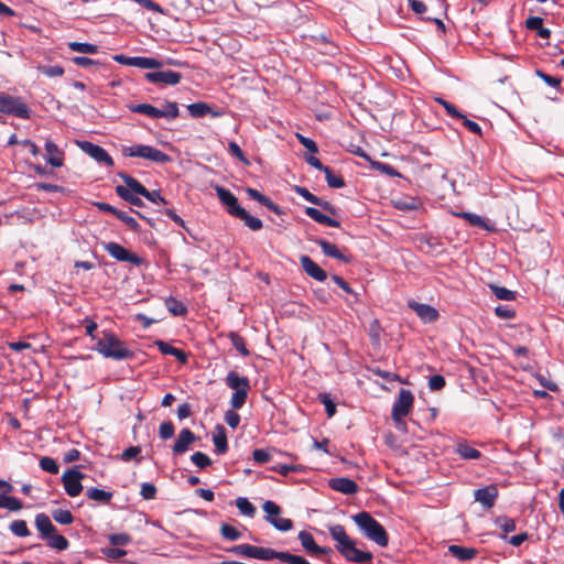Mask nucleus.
Returning a JSON list of instances; mask_svg holds the SVG:
<instances>
[{"label":"nucleus","mask_w":564,"mask_h":564,"mask_svg":"<svg viewBox=\"0 0 564 564\" xmlns=\"http://www.w3.org/2000/svg\"><path fill=\"white\" fill-rule=\"evenodd\" d=\"M227 337L230 339L232 346L245 357L250 356V350L246 346L245 338L236 332H229Z\"/></svg>","instance_id":"nucleus-39"},{"label":"nucleus","mask_w":564,"mask_h":564,"mask_svg":"<svg viewBox=\"0 0 564 564\" xmlns=\"http://www.w3.org/2000/svg\"><path fill=\"white\" fill-rule=\"evenodd\" d=\"M119 176L124 182L126 186L131 193H135L138 195H141L147 193V188L144 185H142L137 178L132 177L131 175L127 173H119Z\"/></svg>","instance_id":"nucleus-32"},{"label":"nucleus","mask_w":564,"mask_h":564,"mask_svg":"<svg viewBox=\"0 0 564 564\" xmlns=\"http://www.w3.org/2000/svg\"><path fill=\"white\" fill-rule=\"evenodd\" d=\"M116 194L120 198H122L123 200L130 203L133 206H137V207L144 206V203L142 202L141 198H139L138 196L133 195L127 187H124L122 185H118L116 187Z\"/></svg>","instance_id":"nucleus-38"},{"label":"nucleus","mask_w":564,"mask_h":564,"mask_svg":"<svg viewBox=\"0 0 564 564\" xmlns=\"http://www.w3.org/2000/svg\"><path fill=\"white\" fill-rule=\"evenodd\" d=\"M39 70L46 75L47 77H59V76H63L64 74V68L59 65H54V66H48V65H44V66H40L39 67Z\"/></svg>","instance_id":"nucleus-63"},{"label":"nucleus","mask_w":564,"mask_h":564,"mask_svg":"<svg viewBox=\"0 0 564 564\" xmlns=\"http://www.w3.org/2000/svg\"><path fill=\"white\" fill-rule=\"evenodd\" d=\"M355 523L362 531L364 535L373 541L379 546H387L389 543V535L383 525L376 520L369 512L361 511L352 517Z\"/></svg>","instance_id":"nucleus-3"},{"label":"nucleus","mask_w":564,"mask_h":564,"mask_svg":"<svg viewBox=\"0 0 564 564\" xmlns=\"http://www.w3.org/2000/svg\"><path fill=\"white\" fill-rule=\"evenodd\" d=\"M161 112H162V118L164 117V118L172 119V120L177 118L180 115L177 104L174 101H166L164 109L161 110Z\"/></svg>","instance_id":"nucleus-59"},{"label":"nucleus","mask_w":564,"mask_h":564,"mask_svg":"<svg viewBox=\"0 0 564 564\" xmlns=\"http://www.w3.org/2000/svg\"><path fill=\"white\" fill-rule=\"evenodd\" d=\"M236 507L246 517H254L257 509L256 507L245 497H239L235 501Z\"/></svg>","instance_id":"nucleus-44"},{"label":"nucleus","mask_w":564,"mask_h":564,"mask_svg":"<svg viewBox=\"0 0 564 564\" xmlns=\"http://www.w3.org/2000/svg\"><path fill=\"white\" fill-rule=\"evenodd\" d=\"M413 404V393L408 389H401L391 411V417L398 427L405 426L403 419L411 413Z\"/></svg>","instance_id":"nucleus-4"},{"label":"nucleus","mask_w":564,"mask_h":564,"mask_svg":"<svg viewBox=\"0 0 564 564\" xmlns=\"http://www.w3.org/2000/svg\"><path fill=\"white\" fill-rule=\"evenodd\" d=\"M187 110L189 115L194 118H202L206 115H212L213 117H219L220 112L214 111L206 102H194L187 106Z\"/></svg>","instance_id":"nucleus-28"},{"label":"nucleus","mask_w":564,"mask_h":564,"mask_svg":"<svg viewBox=\"0 0 564 564\" xmlns=\"http://www.w3.org/2000/svg\"><path fill=\"white\" fill-rule=\"evenodd\" d=\"M392 203L397 209L402 210V212H410V210L417 209V207L420 205L417 199L413 198V197L394 199V200H392Z\"/></svg>","instance_id":"nucleus-45"},{"label":"nucleus","mask_w":564,"mask_h":564,"mask_svg":"<svg viewBox=\"0 0 564 564\" xmlns=\"http://www.w3.org/2000/svg\"><path fill=\"white\" fill-rule=\"evenodd\" d=\"M304 213L306 216H308L314 221H316L321 225H325V226L334 227V228L340 227V223L338 220L328 217L327 215L323 214L321 210H318L315 207H305Z\"/></svg>","instance_id":"nucleus-23"},{"label":"nucleus","mask_w":564,"mask_h":564,"mask_svg":"<svg viewBox=\"0 0 564 564\" xmlns=\"http://www.w3.org/2000/svg\"><path fill=\"white\" fill-rule=\"evenodd\" d=\"M40 467L50 474L56 475L59 470V466L55 459L44 456L40 459Z\"/></svg>","instance_id":"nucleus-56"},{"label":"nucleus","mask_w":564,"mask_h":564,"mask_svg":"<svg viewBox=\"0 0 564 564\" xmlns=\"http://www.w3.org/2000/svg\"><path fill=\"white\" fill-rule=\"evenodd\" d=\"M315 242L322 248L325 256L340 260L345 263H350L352 261V256L343 253L336 245L325 239H316Z\"/></svg>","instance_id":"nucleus-20"},{"label":"nucleus","mask_w":564,"mask_h":564,"mask_svg":"<svg viewBox=\"0 0 564 564\" xmlns=\"http://www.w3.org/2000/svg\"><path fill=\"white\" fill-rule=\"evenodd\" d=\"M299 540L303 546V549L310 554L314 555L318 550V545L316 544L313 535L307 531H300Z\"/></svg>","instance_id":"nucleus-36"},{"label":"nucleus","mask_w":564,"mask_h":564,"mask_svg":"<svg viewBox=\"0 0 564 564\" xmlns=\"http://www.w3.org/2000/svg\"><path fill=\"white\" fill-rule=\"evenodd\" d=\"M456 216L467 220L473 226H477V227H480V228H486L485 220L480 216H478L476 214H471V213H467V212H462V213L456 214Z\"/></svg>","instance_id":"nucleus-57"},{"label":"nucleus","mask_w":564,"mask_h":564,"mask_svg":"<svg viewBox=\"0 0 564 564\" xmlns=\"http://www.w3.org/2000/svg\"><path fill=\"white\" fill-rule=\"evenodd\" d=\"M196 440V435L189 429H183L172 447L173 454L182 455L186 453Z\"/></svg>","instance_id":"nucleus-18"},{"label":"nucleus","mask_w":564,"mask_h":564,"mask_svg":"<svg viewBox=\"0 0 564 564\" xmlns=\"http://www.w3.org/2000/svg\"><path fill=\"white\" fill-rule=\"evenodd\" d=\"M78 144L85 153L95 159L98 163H101L108 167L113 166V159L102 147L89 141H83L79 142Z\"/></svg>","instance_id":"nucleus-12"},{"label":"nucleus","mask_w":564,"mask_h":564,"mask_svg":"<svg viewBox=\"0 0 564 564\" xmlns=\"http://www.w3.org/2000/svg\"><path fill=\"white\" fill-rule=\"evenodd\" d=\"M0 508L8 509L10 511H19L23 508V503L15 497L0 494Z\"/></svg>","instance_id":"nucleus-42"},{"label":"nucleus","mask_w":564,"mask_h":564,"mask_svg":"<svg viewBox=\"0 0 564 564\" xmlns=\"http://www.w3.org/2000/svg\"><path fill=\"white\" fill-rule=\"evenodd\" d=\"M525 26L531 31H535L542 39H549L551 36V31L543 26V19L540 17H529L525 20Z\"/></svg>","instance_id":"nucleus-31"},{"label":"nucleus","mask_w":564,"mask_h":564,"mask_svg":"<svg viewBox=\"0 0 564 564\" xmlns=\"http://www.w3.org/2000/svg\"><path fill=\"white\" fill-rule=\"evenodd\" d=\"M130 110L132 112L142 113L151 118H162L161 109H158L150 104H138L130 107Z\"/></svg>","instance_id":"nucleus-37"},{"label":"nucleus","mask_w":564,"mask_h":564,"mask_svg":"<svg viewBox=\"0 0 564 564\" xmlns=\"http://www.w3.org/2000/svg\"><path fill=\"white\" fill-rule=\"evenodd\" d=\"M174 432H175V429L171 421H165V422L161 423V425L159 427V435L164 441L173 437Z\"/></svg>","instance_id":"nucleus-64"},{"label":"nucleus","mask_w":564,"mask_h":564,"mask_svg":"<svg viewBox=\"0 0 564 564\" xmlns=\"http://www.w3.org/2000/svg\"><path fill=\"white\" fill-rule=\"evenodd\" d=\"M122 154L131 158H142L155 163H167L171 161V156L163 151L144 144H137L132 147H123Z\"/></svg>","instance_id":"nucleus-5"},{"label":"nucleus","mask_w":564,"mask_h":564,"mask_svg":"<svg viewBox=\"0 0 564 564\" xmlns=\"http://www.w3.org/2000/svg\"><path fill=\"white\" fill-rule=\"evenodd\" d=\"M490 289L492 293L496 295V297L499 300L513 301L516 299V292L505 286L490 285Z\"/></svg>","instance_id":"nucleus-52"},{"label":"nucleus","mask_w":564,"mask_h":564,"mask_svg":"<svg viewBox=\"0 0 564 564\" xmlns=\"http://www.w3.org/2000/svg\"><path fill=\"white\" fill-rule=\"evenodd\" d=\"M329 534L336 541L335 547L348 562L365 564L373 558L372 553L357 549L356 542L346 533L344 525L328 527Z\"/></svg>","instance_id":"nucleus-1"},{"label":"nucleus","mask_w":564,"mask_h":564,"mask_svg":"<svg viewBox=\"0 0 564 564\" xmlns=\"http://www.w3.org/2000/svg\"><path fill=\"white\" fill-rule=\"evenodd\" d=\"M235 218L242 220L253 231H258L263 227L261 219L251 216L245 208Z\"/></svg>","instance_id":"nucleus-35"},{"label":"nucleus","mask_w":564,"mask_h":564,"mask_svg":"<svg viewBox=\"0 0 564 564\" xmlns=\"http://www.w3.org/2000/svg\"><path fill=\"white\" fill-rule=\"evenodd\" d=\"M85 477V474L79 470L73 468L66 470L62 476V482L64 485V489L69 497H76L83 491L82 479Z\"/></svg>","instance_id":"nucleus-11"},{"label":"nucleus","mask_w":564,"mask_h":564,"mask_svg":"<svg viewBox=\"0 0 564 564\" xmlns=\"http://www.w3.org/2000/svg\"><path fill=\"white\" fill-rule=\"evenodd\" d=\"M165 306L174 316H183L187 313L186 306L181 301L172 296L165 300Z\"/></svg>","instance_id":"nucleus-40"},{"label":"nucleus","mask_w":564,"mask_h":564,"mask_svg":"<svg viewBox=\"0 0 564 564\" xmlns=\"http://www.w3.org/2000/svg\"><path fill=\"white\" fill-rule=\"evenodd\" d=\"M263 511L267 513L265 521L272 524L276 530L286 532L293 528V521L289 518H282V509L275 502L267 500L262 505Z\"/></svg>","instance_id":"nucleus-8"},{"label":"nucleus","mask_w":564,"mask_h":564,"mask_svg":"<svg viewBox=\"0 0 564 564\" xmlns=\"http://www.w3.org/2000/svg\"><path fill=\"white\" fill-rule=\"evenodd\" d=\"M474 497L475 500L479 501L485 508H491L498 497V489L494 485L479 488L475 490Z\"/></svg>","instance_id":"nucleus-21"},{"label":"nucleus","mask_w":564,"mask_h":564,"mask_svg":"<svg viewBox=\"0 0 564 564\" xmlns=\"http://www.w3.org/2000/svg\"><path fill=\"white\" fill-rule=\"evenodd\" d=\"M300 263L303 271L312 279L323 282L327 279V273L308 256H301Z\"/></svg>","instance_id":"nucleus-17"},{"label":"nucleus","mask_w":564,"mask_h":564,"mask_svg":"<svg viewBox=\"0 0 564 564\" xmlns=\"http://www.w3.org/2000/svg\"><path fill=\"white\" fill-rule=\"evenodd\" d=\"M0 111L21 119H29L31 116L29 106L21 98L3 93L0 94Z\"/></svg>","instance_id":"nucleus-6"},{"label":"nucleus","mask_w":564,"mask_h":564,"mask_svg":"<svg viewBox=\"0 0 564 564\" xmlns=\"http://www.w3.org/2000/svg\"><path fill=\"white\" fill-rule=\"evenodd\" d=\"M535 75L541 78L546 85L551 86V87H554V88H560L561 86V78L558 77H554V76H551L546 73H544L543 70L541 69H536L535 70Z\"/></svg>","instance_id":"nucleus-60"},{"label":"nucleus","mask_w":564,"mask_h":564,"mask_svg":"<svg viewBox=\"0 0 564 564\" xmlns=\"http://www.w3.org/2000/svg\"><path fill=\"white\" fill-rule=\"evenodd\" d=\"M436 101L440 102L444 107L446 113L449 117H452L453 119L464 118V115L453 104H451L442 98H437Z\"/></svg>","instance_id":"nucleus-61"},{"label":"nucleus","mask_w":564,"mask_h":564,"mask_svg":"<svg viewBox=\"0 0 564 564\" xmlns=\"http://www.w3.org/2000/svg\"><path fill=\"white\" fill-rule=\"evenodd\" d=\"M144 78L155 85H177L182 79V74L174 70H156L148 72L144 74Z\"/></svg>","instance_id":"nucleus-13"},{"label":"nucleus","mask_w":564,"mask_h":564,"mask_svg":"<svg viewBox=\"0 0 564 564\" xmlns=\"http://www.w3.org/2000/svg\"><path fill=\"white\" fill-rule=\"evenodd\" d=\"M496 524L505 532L503 535H501V539L507 540V533L513 532L516 530V521L511 518H508L506 516L498 517L496 519Z\"/></svg>","instance_id":"nucleus-46"},{"label":"nucleus","mask_w":564,"mask_h":564,"mask_svg":"<svg viewBox=\"0 0 564 564\" xmlns=\"http://www.w3.org/2000/svg\"><path fill=\"white\" fill-rule=\"evenodd\" d=\"M46 540L47 545L57 551H65L69 546L68 540L61 534H56V532L46 538Z\"/></svg>","instance_id":"nucleus-41"},{"label":"nucleus","mask_w":564,"mask_h":564,"mask_svg":"<svg viewBox=\"0 0 564 564\" xmlns=\"http://www.w3.org/2000/svg\"><path fill=\"white\" fill-rule=\"evenodd\" d=\"M45 150L47 152V162L52 166L59 167L63 165V153L53 141L47 140L45 142Z\"/></svg>","instance_id":"nucleus-26"},{"label":"nucleus","mask_w":564,"mask_h":564,"mask_svg":"<svg viewBox=\"0 0 564 564\" xmlns=\"http://www.w3.org/2000/svg\"><path fill=\"white\" fill-rule=\"evenodd\" d=\"M94 349L105 358L115 360H128L134 357V352L111 330L102 332V338L97 340Z\"/></svg>","instance_id":"nucleus-2"},{"label":"nucleus","mask_w":564,"mask_h":564,"mask_svg":"<svg viewBox=\"0 0 564 564\" xmlns=\"http://www.w3.org/2000/svg\"><path fill=\"white\" fill-rule=\"evenodd\" d=\"M229 552L251 558L270 561L280 556V551H275L271 547L256 546L251 544H238L232 546Z\"/></svg>","instance_id":"nucleus-7"},{"label":"nucleus","mask_w":564,"mask_h":564,"mask_svg":"<svg viewBox=\"0 0 564 564\" xmlns=\"http://www.w3.org/2000/svg\"><path fill=\"white\" fill-rule=\"evenodd\" d=\"M246 192L250 198H252V199L257 200L258 203H260L261 205L265 206L270 212H272L276 215L283 214V210L281 209V207L278 204H275L272 199H270L268 196L263 195L259 191L248 187Z\"/></svg>","instance_id":"nucleus-22"},{"label":"nucleus","mask_w":564,"mask_h":564,"mask_svg":"<svg viewBox=\"0 0 564 564\" xmlns=\"http://www.w3.org/2000/svg\"><path fill=\"white\" fill-rule=\"evenodd\" d=\"M68 47L73 52H79L85 54H95L98 52V46L91 43L70 42Z\"/></svg>","instance_id":"nucleus-47"},{"label":"nucleus","mask_w":564,"mask_h":564,"mask_svg":"<svg viewBox=\"0 0 564 564\" xmlns=\"http://www.w3.org/2000/svg\"><path fill=\"white\" fill-rule=\"evenodd\" d=\"M191 460L194 465H196L200 469H204V468L210 466L213 463L212 459L208 457V455H206L205 453H202V452H195L191 456Z\"/></svg>","instance_id":"nucleus-55"},{"label":"nucleus","mask_w":564,"mask_h":564,"mask_svg":"<svg viewBox=\"0 0 564 564\" xmlns=\"http://www.w3.org/2000/svg\"><path fill=\"white\" fill-rule=\"evenodd\" d=\"M455 452L463 459H479L481 457V453L477 448L470 446L467 441H459L456 444Z\"/></svg>","instance_id":"nucleus-29"},{"label":"nucleus","mask_w":564,"mask_h":564,"mask_svg":"<svg viewBox=\"0 0 564 564\" xmlns=\"http://www.w3.org/2000/svg\"><path fill=\"white\" fill-rule=\"evenodd\" d=\"M116 217L119 220H121L133 232H140V225L133 217L129 216L127 213L119 210Z\"/></svg>","instance_id":"nucleus-53"},{"label":"nucleus","mask_w":564,"mask_h":564,"mask_svg":"<svg viewBox=\"0 0 564 564\" xmlns=\"http://www.w3.org/2000/svg\"><path fill=\"white\" fill-rule=\"evenodd\" d=\"M52 518L59 524H70L74 522V516L72 512L64 509L53 510Z\"/></svg>","instance_id":"nucleus-50"},{"label":"nucleus","mask_w":564,"mask_h":564,"mask_svg":"<svg viewBox=\"0 0 564 564\" xmlns=\"http://www.w3.org/2000/svg\"><path fill=\"white\" fill-rule=\"evenodd\" d=\"M228 150H229V153L232 156H235L237 160H239L243 165H246V166L250 165L249 159L245 155V153L242 152V150L236 142H234V141L229 142Z\"/></svg>","instance_id":"nucleus-54"},{"label":"nucleus","mask_w":564,"mask_h":564,"mask_svg":"<svg viewBox=\"0 0 564 564\" xmlns=\"http://www.w3.org/2000/svg\"><path fill=\"white\" fill-rule=\"evenodd\" d=\"M408 306L414 311L424 323H433L437 321L440 316L438 311L429 304H422L414 300H410L408 302Z\"/></svg>","instance_id":"nucleus-15"},{"label":"nucleus","mask_w":564,"mask_h":564,"mask_svg":"<svg viewBox=\"0 0 564 564\" xmlns=\"http://www.w3.org/2000/svg\"><path fill=\"white\" fill-rule=\"evenodd\" d=\"M279 560L288 564H311L307 560L302 556L291 554L289 552H280Z\"/></svg>","instance_id":"nucleus-58"},{"label":"nucleus","mask_w":564,"mask_h":564,"mask_svg":"<svg viewBox=\"0 0 564 564\" xmlns=\"http://www.w3.org/2000/svg\"><path fill=\"white\" fill-rule=\"evenodd\" d=\"M219 202L226 207L227 213L236 217L243 208L239 205L238 198L223 186L215 187Z\"/></svg>","instance_id":"nucleus-14"},{"label":"nucleus","mask_w":564,"mask_h":564,"mask_svg":"<svg viewBox=\"0 0 564 564\" xmlns=\"http://www.w3.org/2000/svg\"><path fill=\"white\" fill-rule=\"evenodd\" d=\"M9 528L14 535L20 538H24L30 534L26 521L24 520H14L13 522H11Z\"/></svg>","instance_id":"nucleus-51"},{"label":"nucleus","mask_w":564,"mask_h":564,"mask_svg":"<svg viewBox=\"0 0 564 564\" xmlns=\"http://www.w3.org/2000/svg\"><path fill=\"white\" fill-rule=\"evenodd\" d=\"M319 400L321 402L324 404L325 406V411H326V414L328 417H332L335 415L336 413V404L335 402L330 399L329 394H326V393H321L319 394Z\"/></svg>","instance_id":"nucleus-62"},{"label":"nucleus","mask_w":564,"mask_h":564,"mask_svg":"<svg viewBox=\"0 0 564 564\" xmlns=\"http://www.w3.org/2000/svg\"><path fill=\"white\" fill-rule=\"evenodd\" d=\"M213 442L215 445V452L218 455H223L228 451V441L226 430L223 425L216 426V433L213 435Z\"/></svg>","instance_id":"nucleus-25"},{"label":"nucleus","mask_w":564,"mask_h":564,"mask_svg":"<svg viewBox=\"0 0 564 564\" xmlns=\"http://www.w3.org/2000/svg\"><path fill=\"white\" fill-rule=\"evenodd\" d=\"M35 525L43 539L48 538L57 531L46 513H39L35 517Z\"/></svg>","instance_id":"nucleus-24"},{"label":"nucleus","mask_w":564,"mask_h":564,"mask_svg":"<svg viewBox=\"0 0 564 564\" xmlns=\"http://www.w3.org/2000/svg\"><path fill=\"white\" fill-rule=\"evenodd\" d=\"M226 383L229 388L237 391V389L241 388H250L249 379L247 377H240L235 371H229L226 377Z\"/></svg>","instance_id":"nucleus-34"},{"label":"nucleus","mask_w":564,"mask_h":564,"mask_svg":"<svg viewBox=\"0 0 564 564\" xmlns=\"http://www.w3.org/2000/svg\"><path fill=\"white\" fill-rule=\"evenodd\" d=\"M448 552L459 561H469L477 555V550L474 547H466L462 545L452 544L448 546Z\"/></svg>","instance_id":"nucleus-27"},{"label":"nucleus","mask_w":564,"mask_h":564,"mask_svg":"<svg viewBox=\"0 0 564 564\" xmlns=\"http://www.w3.org/2000/svg\"><path fill=\"white\" fill-rule=\"evenodd\" d=\"M250 388L237 389L231 395L230 404L234 410H239L246 403Z\"/></svg>","instance_id":"nucleus-43"},{"label":"nucleus","mask_w":564,"mask_h":564,"mask_svg":"<svg viewBox=\"0 0 564 564\" xmlns=\"http://www.w3.org/2000/svg\"><path fill=\"white\" fill-rule=\"evenodd\" d=\"M155 345L158 346L159 350L163 354V355H170V356H173L175 357L181 364H186L187 362V355L185 351L178 349V348H175L173 346H171L170 344L163 341V340H158L155 343Z\"/></svg>","instance_id":"nucleus-30"},{"label":"nucleus","mask_w":564,"mask_h":564,"mask_svg":"<svg viewBox=\"0 0 564 564\" xmlns=\"http://www.w3.org/2000/svg\"><path fill=\"white\" fill-rule=\"evenodd\" d=\"M294 191L300 196H302L305 200H307L316 206H319L322 209H324L325 212H327L332 215H337V207H335L332 203L324 200V199L317 197L316 195L312 194L306 187L296 185V186H294Z\"/></svg>","instance_id":"nucleus-16"},{"label":"nucleus","mask_w":564,"mask_h":564,"mask_svg":"<svg viewBox=\"0 0 564 564\" xmlns=\"http://www.w3.org/2000/svg\"><path fill=\"white\" fill-rule=\"evenodd\" d=\"M220 534L227 541H237L241 538V532L228 523H221Z\"/></svg>","instance_id":"nucleus-48"},{"label":"nucleus","mask_w":564,"mask_h":564,"mask_svg":"<svg viewBox=\"0 0 564 564\" xmlns=\"http://www.w3.org/2000/svg\"><path fill=\"white\" fill-rule=\"evenodd\" d=\"M105 250L117 261L129 262L133 265L140 267L144 263V259L137 253L129 251L117 242H108L104 246Z\"/></svg>","instance_id":"nucleus-9"},{"label":"nucleus","mask_w":564,"mask_h":564,"mask_svg":"<svg viewBox=\"0 0 564 564\" xmlns=\"http://www.w3.org/2000/svg\"><path fill=\"white\" fill-rule=\"evenodd\" d=\"M328 486L338 492L344 495H354L358 492V485L352 479L346 477H335L328 480Z\"/></svg>","instance_id":"nucleus-19"},{"label":"nucleus","mask_w":564,"mask_h":564,"mask_svg":"<svg viewBox=\"0 0 564 564\" xmlns=\"http://www.w3.org/2000/svg\"><path fill=\"white\" fill-rule=\"evenodd\" d=\"M86 496L91 500L107 505L112 499L113 494L111 491H106L96 487H91L86 490Z\"/></svg>","instance_id":"nucleus-33"},{"label":"nucleus","mask_w":564,"mask_h":564,"mask_svg":"<svg viewBox=\"0 0 564 564\" xmlns=\"http://www.w3.org/2000/svg\"><path fill=\"white\" fill-rule=\"evenodd\" d=\"M113 59L119 64L134 66L143 69L161 68L163 66L162 61L145 56L129 57L122 54H118L113 56Z\"/></svg>","instance_id":"nucleus-10"},{"label":"nucleus","mask_w":564,"mask_h":564,"mask_svg":"<svg viewBox=\"0 0 564 564\" xmlns=\"http://www.w3.org/2000/svg\"><path fill=\"white\" fill-rule=\"evenodd\" d=\"M326 183L332 188H341L345 186V181L341 175H336L330 167L325 172Z\"/></svg>","instance_id":"nucleus-49"}]
</instances>
